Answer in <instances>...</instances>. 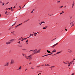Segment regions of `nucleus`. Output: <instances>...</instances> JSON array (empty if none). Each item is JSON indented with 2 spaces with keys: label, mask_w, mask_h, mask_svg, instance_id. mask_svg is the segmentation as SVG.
<instances>
[{
  "label": "nucleus",
  "mask_w": 75,
  "mask_h": 75,
  "mask_svg": "<svg viewBox=\"0 0 75 75\" xmlns=\"http://www.w3.org/2000/svg\"><path fill=\"white\" fill-rule=\"evenodd\" d=\"M40 49L37 51V50L35 49V50H30V52L31 51L32 52V54H38V53H40Z\"/></svg>",
  "instance_id": "1"
},
{
  "label": "nucleus",
  "mask_w": 75,
  "mask_h": 75,
  "mask_svg": "<svg viewBox=\"0 0 75 75\" xmlns=\"http://www.w3.org/2000/svg\"><path fill=\"white\" fill-rule=\"evenodd\" d=\"M28 59L30 60H31L33 58V57L31 56V55L28 56Z\"/></svg>",
  "instance_id": "2"
},
{
  "label": "nucleus",
  "mask_w": 75,
  "mask_h": 75,
  "mask_svg": "<svg viewBox=\"0 0 75 75\" xmlns=\"http://www.w3.org/2000/svg\"><path fill=\"white\" fill-rule=\"evenodd\" d=\"M6 66H7V67H8V62H6L5 65H4V67H6Z\"/></svg>",
  "instance_id": "3"
},
{
  "label": "nucleus",
  "mask_w": 75,
  "mask_h": 75,
  "mask_svg": "<svg viewBox=\"0 0 75 75\" xmlns=\"http://www.w3.org/2000/svg\"><path fill=\"white\" fill-rule=\"evenodd\" d=\"M11 42H10L9 41V42H6V45H8V44H11Z\"/></svg>",
  "instance_id": "4"
},
{
  "label": "nucleus",
  "mask_w": 75,
  "mask_h": 75,
  "mask_svg": "<svg viewBox=\"0 0 75 75\" xmlns=\"http://www.w3.org/2000/svg\"><path fill=\"white\" fill-rule=\"evenodd\" d=\"M14 60H13L12 59L11 61V64H13L14 63Z\"/></svg>",
  "instance_id": "5"
},
{
  "label": "nucleus",
  "mask_w": 75,
  "mask_h": 75,
  "mask_svg": "<svg viewBox=\"0 0 75 75\" xmlns=\"http://www.w3.org/2000/svg\"><path fill=\"white\" fill-rule=\"evenodd\" d=\"M22 24V23H21L19 25H17V26H16L15 27L17 28V27H18V26L20 25H21Z\"/></svg>",
  "instance_id": "6"
},
{
  "label": "nucleus",
  "mask_w": 75,
  "mask_h": 75,
  "mask_svg": "<svg viewBox=\"0 0 75 75\" xmlns=\"http://www.w3.org/2000/svg\"><path fill=\"white\" fill-rule=\"evenodd\" d=\"M58 45V43H57L54 44L53 46H52V47H55V46H56V45Z\"/></svg>",
  "instance_id": "7"
},
{
  "label": "nucleus",
  "mask_w": 75,
  "mask_h": 75,
  "mask_svg": "<svg viewBox=\"0 0 75 75\" xmlns=\"http://www.w3.org/2000/svg\"><path fill=\"white\" fill-rule=\"evenodd\" d=\"M22 67L21 66H20L19 67V69H18V70H20V69H21Z\"/></svg>",
  "instance_id": "8"
},
{
  "label": "nucleus",
  "mask_w": 75,
  "mask_h": 75,
  "mask_svg": "<svg viewBox=\"0 0 75 75\" xmlns=\"http://www.w3.org/2000/svg\"><path fill=\"white\" fill-rule=\"evenodd\" d=\"M14 41V39H12L10 40L9 41L10 42H13V41Z\"/></svg>",
  "instance_id": "9"
},
{
  "label": "nucleus",
  "mask_w": 75,
  "mask_h": 75,
  "mask_svg": "<svg viewBox=\"0 0 75 75\" xmlns=\"http://www.w3.org/2000/svg\"><path fill=\"white\" fill-rule=\"evenodd\" d=\"M23 40V38L22 37H21V38H20L18 40Z\"/></svg>",
  "instance_id": "10"
},
{
  "label": "nucleus",
  "mask_w": 75,
  "mask_h": 75,
  "mask_svg": "<svg viewBox=\"0 0 75 75\" xmlns=\"http://www.w3.org/2000/svg\"><path fill=\"white\" fill-rule=\"evenodd\" d=\"M56 51L55 49H54L53 50V51H52V52H56Z\"/></svg>",
  "instance_id": "11"
},
{
  "label": "nucleus",
  "mask_w": 75,
  "mask_h": 75,
  "mask_svg": "<svg viewBox=\"0 0 75 75\" xmlns=\"http://www.w3.org/2000/svg\"><path fill=\"white\" fill-rule=\"evenodd\" d=\"M47 52H48V53H51V52H50V51L49 50H47Z\"/></svg>",
  "instance_id": "12"
},
{
  "label": "nucleus",
  "mask_w": 75,
  "mask_h": 75,
  "mask_svg": "<svg viewBox=\"0 0 75 75\" xmlns=\"http://www.w3.org/2000/svg\"><path fill=\"white\" fill-rule=\"evenodd\" d=\"M72 52V50H70L69 51V53H71Z\"/></svg>",
  "instance_id": "13"
},
{
  "label": "nucleus",
  "mask_w": 75,
  "mask_h": 75,
  "mask_svg": "<svg viewBox=\"0 0 75 75\" xmlns=\"http://www.w3.org/2000/svg\"><path fill=\"white\" fill-rule=\"evenodd\" d=\"M31 35H32V34H30L29 37H28L27 38H30V37H31Z\"/></svg>",
  "instance_id": "14"
},
{
  "label": "nucleus",
  "mask_w": 75,
  "mask_h": 75,
  "mask_svg": "<svg viewBox=\"0 0 75 75\" xmlns=\"http://www.w3.org/2000/svg\"><path fill=\"white\" fill-rule=\"evenodd\" d=\"M25 58H26V59H28V57H27V56H25Z\"/></svg>",
  "instance_id": "15"
},
{
  "label": "nucleus",
  "mask_w": 75,
  "mask_h": 75,
  "mask_svg": "<svg viewBox=\"0 0 75 75\" xmlns=\"http://www.w3.org/2000/svg\"><path fill=\"white\" fill-rule=\"evenodd\" d=\"M22 55H23V56H24V57H25V56H26V55L25 54H23Z\"/></svg>",
  "instance_id": "16"
},
{
  "label": "nucleus",
  "mask_w": 75,
  "mask_h": 75,
  "mask_svg": "<svg viewBox=\"0 0 75 75\" xmlns=\"http://www.w3.org/2000/svg\"><path fill=\"white\" fill-rule=\"evenodd\" d=\"M22 50L23 51H25L26 50V49H22Z\"/></svg>",
  "instance_id": "17"
},
{
  "label": "nucleus",
  "mask_w": 75,
  "mask_h": 75,
  "mask_svg": "<svg viewBox=\"0 0 75 75\" xmlns=\"http://www.w3.org/2000/svg\"><path fill=\"white\" fill-rule=\"evenodd\" d=\"M61 52H57V54H59V53H61Z\"/></svg>",
  "instance_id": "18"
},
{
  "label": "nucleus",
  "mask_w": 75,
  "mask_h": 75,
  "mask_svg": "<svg viewBox=\"0 0 75 75\" xmlns=\"http://www.w3.org/2000/svg\"><path fill=\"white\" fill-rule=\"evenodd\" d=\"M74 3H73V4H72V7H74Z\"/></svg>",
  "instance_id": "19"
},
{
  "label": "nucleus",
  "mask_w": 75,
  "mask_h": 75,
  "mask_svg": "<svg viewBox=\"0 0 75 75\" xmlns=\"http://www.w3.org/2000/svg\"><path fill=\"white\" fill-rule=\"evenodd\" d=\"M1 3L2 4H3H3H2V6H4V3H3V2H1Z\"/></svg>",
  "instance_id": "20"
},
{
  "label": "nucleus",
  "mask_w": 75,
  "mask_h": 75,
  "mask_svg": "<svg viewBox=\"0 0 75 75\" xmlns=\"http://www.w3.org/2000/svg\"><path fill=\"white\" fill-rule=\"evenodd\" d=\"M57 3H60V1H57Z\"/></svg>",
  "instance_id": "21"
},
{
  "label": "nucleus",
  "mask_w": 75,
  "mask_h": 75,
  "mask_svg": "<svg viewBox=\"0 0 75 75\" xmlns=\"http://www.w3.org/2000/svg\"><path fill=\"white\" fill-rule=\"evenodd\" d=\"M43 29L45 30V29H46V28L44 27L43 28Z\"/></svg>",
  "instance_id": "22"
},
{
  "label": "nucleus",
  "mask_w": 75,
  "mask_h": 75,
  "mask_svg": "<svg viewBox=\"0 0 75 75\" xmlns=\"http://www.w3.org/2000/svg\"><path fill=\"white\" fill-rule=\"evenodd\" d=\"M46 55H45L44 56H42V57H46Z\"/></svg>",
  "instance_id": "23"
},
{
  "label": "nucleus",
  "mask_w": 75,
  "mask_h": 75,
  "mask_svg": "<svg viewBox=\"0 0 75 75\" xmlns=\"http://www.w3.org/2000/svg\"><path fill=\"white\" fill-rule=\"evenodd\" d=\"M72 26H73V25H74V23H72Z\"/></svg>",
  "instance_id": "24"
},
{
  "label": "nucleus",
  "mask_w": 75,
  "mask_h": 75,
  "mask_svg": "<svg viewBox=\"0 0 75 75\" xmlns=\"http://www.w3.org/2000/svg\"><path fill=\"white\" fill-rule=\"evenodd\" d=\"M50 54H48L46 55V56H48V55H50Z\"/></svg>",
  "instance_id": "25"
},
{
  "label": "nucleus",
  "mask_w": 75,
  "mask_h": 75,
  "mask_svg": "<svg viewBox=\"0 0 75 75\" xmlns=\"http://www.w3.org/2000/svg\"><path fill=\"white\" fill-rule=\"evenodd\" d=\"M11 9L12 10V11H13V8H12V7H11Z\"/></svg>",
  "instance_id": "26"
},
{
  "label": "nucleus",
  "mask_w": 75,
  "mask_h": 75,
  "mask_svg": "<svg viewBox=\"0 0 75 75\" xmlns=\"http://www.w3.org/2000/svg\"><path fill=\"white\" fill-rule=\"evenodd\" d=\"M63 7V6H61L60 7V8H62Z\"/></svg>",
  "instance_id": "27"
},
{
  "label": "nucleus",
  "mask_w": 75,
  "mask_h": 75,
  "mask_svg": "<svg viewBox=\"0 0 75 75\" xmlns=\"http://www.w3.org/2000/svg\"><path fill=\"white\" fill-rule=\"evenodd\" d=\"M16 22H15V23L14 24L12 25V26H13V25H15V24H16Z\"/></svg>",
  "instance_id": "28"
},
{
  "label": "nucleus",
  "mask_w": 75,
  "mask_h": 75,
  "mask_svg": "<svg viewBox=\"0 0 75 75\" xmlns=\"http://www.w3.org/2000/svg\"><path fill=\"white\" fill-rule=\"evenodd\" d=\"M19 47H23L22 45H21V46H19Z\"/></svg>",
  "instance_id": "29"
},
{
  "label": "nucleus",
  "mask_w": 75,
  "mask_h": 75,
  "mask_svg": "<svg viewBox=\"0 0 75 75\" xmlns=\"http://www.w3.org/2000/svg\"><path fill=\"white\" fill-rule=\"evenodd\" d=\"M62 13H63V12H62V13H60V15H61V14H62Z\"/></svg>",
  "instance_id": "30"
},
{
  "label": "nucleus",
  "mask_w": 75,
  "mask_h": 75,
  "mask_svg": "<svg viewBox=\"0 0 75 75\" xmlns=\"http://www.w3.org/2000/svg\"><path fill=\"white\" fill-rule=\"evenodd\" d=\"M74 74H75V73H72V74H71V75H74Z\"/></svg>",
  "instance_id": "31"
},
{
  "label": "nucleus",
  "mask_w": 75,
  "mask_h": 75,
  "mask_svg": "<svg viewBox=\"0 0 75 75\" xmlns=\"http://www.w3.org/2000/svg\"><path fill=\"white\" fill-rule=\"evenodd\" d=\"M8 13V12H7V11L6 12L5 14H6V13Z\"/></svg>",
  "instance_id": "32"
},
{
  "label": "nucleus",
  "mask_w": 75,
  "mask_h": 75,
  "mask_svg": "<svg viewBox=\"0 0 75 75\" xmlns=\"http://www.w3.org/2000/svg\"><path fill=\"white\" fill-rule=\"evenodd\" d=\"M26 39H27V38H25L24 39V40H26Z\"/></svg>",
  "instance_id": "33"
},
{
  "label": "nucleus",
  "mask_w": 75,
  "mask_h": 75,
  "mask_svg": "<svg viewBox=\"0 0 75 75\" xmlns=\"http://www.w3.org/2000/svg\"><path fill=\"white\" fill-rule=\"evenodd\" d=\"M37 33H35V35H37Z\"/></svg>",
  "instance_id": "34"
},
{
  "label": "nucleus",
  "mask_w": 75,
  "mask_h": 75,
  "mask_svg": "<svg viewBox=\"0 0 75 75\" xmlns=\"http://www.w3.org/2000/svg\"><path fill=\"white\" fill-rule=\"evenodd\" d=\"M64 64H67V62H64Z\"/></svg>",
  "instance_id": "35"
},
{
  "label": "nucleus",
  "mask_w": 75,
  "mask_h": 75,
  "mask_svg": "<svg viewBox=\"0 0 75 75\" xmlns=\"http://www.w3.org/2000/svg\"><path fill=\"white\" fill-rule=\"evenodd\" d=\"M27 71H28V70L27 69H25V71H27Z\"/></svg>",
  "instance_id": "36"
},
{
  "label": "nucleus",
  "mask_w": 75,
  "mask_h": 75,
  "mask_svg": "<svg viewBox=\"0 0 75 75\" xmlns=\"http://www.w3.org/2000/svg\"><path fill=\"white\" fill-rule=\"evenodd\" d=\"M14 32H11V33H12L13 34V33H14Z\"/></svg>",
  "instance_id": "37"
},
{
  "label": "nucleus",
  "mask_w": 75,
  "mask_h": 75,
  "mask_svg": "<svg viewBox=\"0 0 75 75\" xmlns=\"http://www.w3.org/2000/svg\"><path fill=\"white\" fill-rule=\"evenodd\" d=\"M33 11H32V12H31V13H33Z\"/></svg>",
  "instance_id": "38"
},
{
  "label": "nucleus",
  "mask_w": 75,
  "mask_h": 75,
  "mask_svg": "<svg viewBox=\"0 0 75 75\" xmlns=\"http://www.w3.org/2000/svg\"><path fill=\"white\" fill-rule=\"evenodd\" d=\"M8 8L9 10H10V9H11V8Z\"/></svg>",
  "instance_id": "39"
},
{
  "label": "nucleus",
  "mask_w": 75,
  "mask_h": 75,
  "mask_svg": "<svg viewBox=\"0 0 75 75\" xmlns=\"http://www.w3.org/2000/svg\"><path fill=\"white\" fill-rule=\"evenodd\" d=\"M25 5L22 7V8H23V7H25Z\"/></svg>",
  "instance_id": "40"
},
{
  "label": "nucleus",
  "mask_w": 75,
  "mask_h": 75,
  "mask_svg": "<svg viewBox=\"0 0 75 75\" xmlns=\"http://www.w3.org/2000/svg\"><path fill=\"white\" fill-rule=\"evenodd\" d=\"M19 7H20V8H21V6H20Z\"/></svg>",
  "instance_id": "41"
},
{
  "label": "nucleus",
  "mask_w": 75,
  "mask_h": 75,
  "mask_svg": "<svg viewBox=\"0 0 75 75\" xmlns=\"http://www.w3.org/2000/svg\"><path fill=\"white\" fill-rule=\"evenodd\" d=\"M72 62V61H71V62L69 63V64H71V62Z\"/></svg>",
  "instance_id": "42"
},
{
  "label": "nucleus",
  "mask_w": 75,
  "mask_h": 75,
  "mask_svg": "<svg viewBox=\"0 0 75 75\" xmlns=\"http://www.w3.org/2000/svg\"><path fill=\"white\" fill-rule=\"evenodd\" d=\"M24 39H22V40H21V41H23V40H24Z\"/></svg>",
  "instance_id": "43"
},
{
  "label": "nucleus",
  "mask_w": 75,
  "mask_h": 75,
  "mask_svg": "<svg viewBox=\"0 0 75 75\" xmlns=\"http://www.w3.org/2000/svg\"><path fill=\"white\" fill-rule=\"evenodd\" d=\"M45 27L46 28H47L48 27V26H46Z\"/></svg>",
  "instance_id": "44"
},
{
  "label": "nucleus",
  "mask_w": 75,
  "mask_h": 75,
  "mask_svg": "<svg viewBox=\"0 0 75 75\" xmlns=\"http://www.w3.org/2000/svg\"><path fill=\"white\" fill-rule=\"evenodd\" d=\"M65 31H67V29H65Z\"/></svg>",
  "instance_id": "45"
},
{
  "label": "nucleus",
  "mask_w": 75,
  "mask_h": 75,
  "mask_svg": "<svg viewBox=\"0 0 75 75\" xmlns=\"http://www.w3.org/2000/svg\"><path fill=\"white\" fill-rule=\"evenodd\" d=\"M66 7H67V6H64V8H66Z\"/></svg>",
  "instance_id": "46"
},
{
  "label": "nucleus",
  "mask_w": 75,
  "mask_h": 75,
  "mask_svg": "<svg viewBox=\"0 0 75 75\" xmlns=\"http://www.w3.org/2000/svg\"><path fill=\"white\" fill-rule=\"evenodd\" d=\"M42 22H41V23H40V24H42Z\"/></svg>",
  "instance_id": "47"
},
{
  "label": "nucleus",
  "mask_w": 75,
  "mask_h": 75,
  "mask_svg": "<svg viewBox=\"0 0 75 75\" xmlns=\"http://www.w3.org/2000/svg\"><path fill=\"white\" fill-rule=\"evenodd\" d=\"M25 22H26V21H25L23 22V23H25Z\"/></svg>",
  "instance_id": "48"
},
{
  "label": "nucleus",
  "mask_w": 75,
  "mask_h": 75,
  "mask_svg": "<svg viewBox=\"0 0 75 75\" xmlns=\"http://www.w3.org/2000/svg\"><path fill=\"white\" fill-rule=\"evenodd\" d=\"M47 66H50V65H49L48 64H47Z\"/></svg>",
  "instance_id": "49"
},
{
  "label": "nucleus",
  "mask_w": 75,
  "mask_h": 75,
  "mask_svg": "<svg viewBox=\"0 0 75 75\" xmlns=\"http://www.w3.org/2000/svg\"><path fill=\"white\" fill-rule=\"evenodd\" d=\"M18 43H20V41L19 42H18Z\"/></svg>",
  "instance_id": "50"
},
{
  "label": "nucleus",
  "mask_w": 75,
  "mask_h": 75,
  "mask_svg": "<svg viewBox=\"0 0 75 75\" xmlns=\"http://www.w3.org/2000/svg\"><path fill=\"white\" fill-rule=\"evenodd\" d=\"M28 21V19L27 21H26V22Z\"/></svg>",
  "instance_id": "51"
},
{
  "label": "nucleus",
  "mask_w": 75,
  "mask_h": 75,
  "mask_svg": "<svg viewBox=\"0 0 75 75\" xmlns=\"http://www.w3.org/2000/svg\"><path fill=\"white\" fill-rule=\"evenodd\" d=\"M9 14H10L11 13H10V12H9L8 13Z\"/></svg>",
  "instance_id": "52"
},
{
  "label": "nucleus",
  "mask_w": 75,
  "mask_h": 75,
  "mask_svg": "<svg viewBox=\"0 0 75 75\" xmlns=\"http://www.w3.org/2000/svg\"><path fill=\"white\" fill-rule=\"evenodd\" d=\"M39 24H40V25H41V24L40 23H39Z\"/></svg>",
  "instance_id": "53"
},
{
  "label": "nucleus",
  "mask_w": 75,
  "mask_h": 75,
  "mask_svg": "<svg viewBox=\"0 0 75 75\" xmlns=\"http://www.w3.org/2000/svg\"><path fill=\"white\" fill-rule=\"evenodd\" d=\"M31 64V62L30 63H29V64Z\"/></svg>",
  "instance_id": "54"
},
{
  "label": "nucleus",
  "mask_w": 75,
  "mask_h": 75,
  "mask_svg": "<svg viewBox=\"0 0 75 75\" xmlns=\"http://www.w3.org/2000/svg\"><path fill=\"white\" fill-rule=\"evenodd\" d=\"M42 23H45V22H42Z\"/></svg>",
  "instance_id": "55"
},
{
  "label": "nucleus",
  "mask_w": 75,
  "mask_h": 75,
  "mask_svg": "<svg viewBox=\"0 0 75 75\" xmlns=\"http://www.w3.org/2000/svg\"><path fill=\"white\" fill-rule=\"evenodd\" d=\"M55 67V66H52V67Z\"/></svg>",
  "instance_id": "56"
},
{
  "label": "nucleus",
  "mask_w": 75,
  "mask_h": 75,
  "mask_svg": "<svg viewBox=\"0 0 75 75\" xmlns=\"http://www.w3.org/2000/svg\"><path fill=\"white\" fill-rule=\"evenodd\" d=\"M69 66H70V64H69V65H68V67H69Z\"/></svg>",
  "instance_id": "57"
},
{
  "label": "nucleus",
  "mask_w": 75,
  "mask_h": 75,
  "mask_svg": "<svg viewBox=\"0 0 75 75\" xmlns=\"http://www.w3.org/2000/svg\"><path fill=\"white\" fill-rule=\"evenodd\" d=\"M34 35L35 36H36V35Z\"/></svg>",
  "instance_id": "58"
},
{
  "label": "nucleus",
  "mask_w": 75,
  "mask_h": 75,
  "mask_svg": "<svg viewBox=\"0 0 75 75\" xmlns=\"http://www.w3.org/2000/svg\"><path fill=\"white\" fill-rule=\"evenodd\" d=\"M51 54H52V53L50 54V55H51Z\"/></svg>",
  "instance_id": "59"
},
{
  "label": "nucleus",
  "mask_w": 75,
  "mask_h": 75,
  "mask_svg": "<svg viewBox=\"0 0 75 75\" xmlns=\"http://www.w3.org/2000/svg\"><path fill=\"white\" fill-rule=\"evenodd\" d=\"M1 14H0V17H1Z\"/></svg>",
  "instance_id": "60"
},
{
  "label": "nucleus",
  "mask_w": 75,
  "mask_h": 75,
  "mask_svg": "<svg viewBox=\"0 0 75 75\" xmlns=\"http://www.w3.org/2000/svg\"><path fill=\"white\" fill-rule=\"evenodd\" d=\"M16 7V6H14V7H13V8H15V7Z\"/></svg>",
  "instance_id": "61"
},
{
  "label": "nucleus",
  "mask_w": 75,
  "mask_h": 75,
  "mask_svg": "<svg viewBox=\"0 0 75 75\" xmlns=\"http://www.w3.org/2000/svg\"><path fill=\"white\" fill-rule=\"evenodd\" d=\"M72 24V23H71L70 24V25H71Z\"/></svg>",
  "instance_id": "62"
},
{
  "label": "nucleus",
  "mask_w": 75,
  "mask_h": 75,
  "mask_svg": "<svg viewBox=\"0 0 75 75\" xmlns=\"http://www.w3.org/2000/svg\"><path fill=\"white\" fill-rule=\"evenodd\" d=\"M50 68H52V67H50Z\"/></svg>",
  "instance_id": "63"
},
{
  "label": "nucleus",
  "mask_w": 75,
  "mask_h": 75,
  "mask_svg": "<svg viewBox=\"0 0 75 75\" xmlns=\"http://www.w3.org/2000/svg\"><path fill=\"white\" fill-rule=\"evenodd\" d=\"M8 2L6 3V4H8Z\"/></svg>",
  "instance_id": "64"
}]
</instances>
